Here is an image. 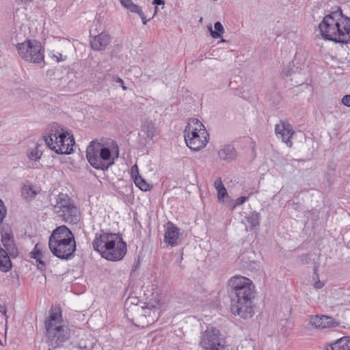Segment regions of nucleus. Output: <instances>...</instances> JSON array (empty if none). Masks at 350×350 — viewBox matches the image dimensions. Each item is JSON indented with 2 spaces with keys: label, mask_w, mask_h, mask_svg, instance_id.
<instances>
[{
  "label": "nucleus",
  "mask_w": 350,
  "mask_h": 350,
  "mask_svg": "<svg viewBox=\"0 0 350 350\" xmlns=\"http://www.w3.org/2000/svg\"><path fill=\"white\" fill-rule=\"evenodd\" d=\"M116 157H118V146H116Z\"/></svg>",
  "instance_id": "obj_44"
},
{
  "label": "nucleus",
  "mask_w": 350,
  "mask_h": 350,
  "mask_svg": "<svg viewBox=\"0 0 350 350\" xmlns=\"http://www.w3.org/2000/svg\"><path fill=\"white\" fill-rule=\"evenodd\" d=\"M342 103L344 105L350 107V94L345 95L342 97Z\"/></svg>",
  "instance_id": "obj_35"
},
{
  "label": "nucleus",
  "mask_w": 350,
  "mask_h": 350,
  "mask_svg": "<svg viewBox=\"0 0 350 350\" xmlns=\"http://www.w3.org/2000/svg\"><path fill=\"white\" fill-rule=\"evenodd\" d=\"M199 344L202 350H225L221 342L219 331L213 327H207L202 333Z\"/></svg>",
  "instance_id": "obj_11"
},
{
  "label": "nucleus",
  "mask_w": 350,
  "mask_h": 350,
  "mask_svg": "<svg viewBox=\"0 0 350 350\" xmlns=\"http://www.w3.org/2000/svg\"><path fill=\"white\" fill-rule=\"evenodd\" d=\"M1 241L5 247V250L9 252L12 258H15L18 255L17 248L14 243L13 237L10 233L5 232L2 234Z\"/></svg>",
  "instance_id": "obj_18"
},
{
  "label": "nucleus",
  "mask_w": 350,
  "mask_h": 350,
  "mask_svg": "<svg viewBox=\"0 0 350 350\" xmlns=\"http://www.w3.org/2000/svg\"><path fill=\"white\" fill-rule=\"evenodd\" d=\"M125 316L136 326L145 327V319L144 317V307L137 304H132L126 300L124 304Z\"/></svg>",
  "instance_id": "obj_12"
},
{
  "label": "nucleus",
  "mask_w": 350,
  "mask_h": 350,
  "mask_svg": "<svg viewBox=\"0 0 350 350\" xmlns=\"http://www.w3.org/2000/svg\"><path fill=\"white\" fill-rule=\"evenodd\" d=\"M51 204L53 212L64 222L75 224L79 221V210L66 193H59Z\"/></svg>",
  "instance_id": "obj_7"
},
{
  "label": "nucleus",
  "mask_w": 350,
  "mask_h": 350,
  "mask_svg": "<svg viewBox=\"0 0 350 350\" xmlns=\"http://www.w3.org/2000/svg\"><path fill=\"white\" fill-rule=\"evenodd\" d=\"M51 253L60 259L70 258L76 250L75 237L66 226L55 229L49 239Z\"/></svg>",
  "instance_id": "obj_4"
},
{
  "label": "nucleus",
  "mask_w": 350,
  "mask_h": 350,
  "mask_svg": "<svg viewBox=\"0 0 350 350\" xmlns=\"http://www.w3.org/2000/svg\"><path fill=\"white\" fill-rule=\"evenodd\" d=\"M208 134L203 124L196 118L189 120L184 130V138L187 146L192 150H199L207 142Z\"/></svg>",
  "instance_id": "obj_8"
},
{
  "label": "nucleus",
  "mask_w": 350,
  "mask_h": 350,
  "mask_svg": "<svg viewBox=\"0 0 350 350\" xmlns=\"http://www.w3.org/2000/svg\"><path fill=\"white\" fill-rule=\"evenodd\" d=\"M18 5H27L34 0H14Z\"/></svg>",
  "instance_id": "obj_39"
},
{
  "label": "nucleus",
  "mask_w": 350,
  "mask_h": 350,
  "mask_svg": "<svg viewBox=\"0 0 350 350\" xmlns=\"http://www.w3.org/2000/svg\"><path fill=\"white\" fill-rule=\"evenodd\" d=\"M45 146L57 154H69L73 152L75 139L63 127L54 124L40 139Z\"/></svg>",
  "instance_id": "obj_6"
},
{
  "label": "nucleus",
  "mask_w": 350,
  "mask_h": 350,
  "mask_svg": "<svg viewBox=\"0 0 350 350\" xmlns=\"http://www.w3.org/2000/svg\"><path fill=\"white\" fill-rule=\"evenodd\" d=\"M135 185L141 190L147 191L150 190L151 186L141 176L137 177L134 180Z\"/></svg>",
  "instance_id": "obj_28"
},
{
  "label": "nucleus",
  "mask_w": 350,
  "mask_h": 350,
  "mask_svg": "<svg viewBox=\"0 0 350 350\" xmlns=\"http://www.w3.org/2000/svg\"><path fill=\"white\" fill-rule=\"evenodd\" d=\"M110 42L111 38L109 34L105 32H101L90 40V45L94 50L101 51L105 49Z\"/></svg>",
  "instance_id": "obj_16"
},
{
  "label": "nucleus",
  "mask_w": 350,
  "mask_h": 350,
  "mask_svg": "<svg viewBox=\"0 0 350 350\" xmlns=\"http://www.w3.org/2000/svg\"><path fill=\"white\" fill-rule=\"evenodd\" d=\"M7 214V209L2 200L0 199V224L3 222Z\"/></svg>",
  "instance_id": "obj_32"
},
{
  "label": "nucleus",
  "mask_w": 350,
  "mask_h": 350,
  "mask_svg": "<svg viewBox=\"0 0 350 350\" xmlns=\"http://www.w3.org/2000/svg\"><path fill=\"white\" fill-rule=\"evenodd\" d=\"M157 8L156 7L155 8V13L157 12Z\"/></svg>",
  "instance_id": "obj_53"
},
{
  "label": "nucleus",
  "mask_w": 350,
  "mask_h": 350,
  "mask_svg": "<svg viewBox=\"0 0 350 350\" xmlns=\"http://www.w3.org/2000/svg\"><path fill=\"white\" fill-rule=\"evenodd\" d=\"M121 85V87L122 88L123 90H127V88L123 84H120Z\"/></svg>",
  "instance_id": "obj_43"
},
{
  "label": "nucleus",
  "mask_w": 350,
  "mask_h": 350,
  "mask_svg": "<svg viewBox=\"0 0 350 350\" xmlns=\"http://www.w3.org/2000/svg\"><path fill=\"white\" fill-rule=\"evenodd\" d=\"M313 286L317 289H320L323 286V283L319 280V278L314 281Z\"/></svg>",
  "instance_id": "obj_38"
},
{
  "label": "nucleus",
  "mask_w": 350,
  "mask_h": 350,
  "mask_svg": "<svg viewBox=\"0 0 350 350\" xmlns=\"http://www.w3.org/2000/svg\"><path fill=\"white\" fill-rule=\"evenodd\" d=\"M293 206H294V209H296V208H297V207L295 206V204H293Z\"/></svg>",
  "instance_id": "obj_49"
},
{
  "label": "nucleus",
  "mask_w": 350,
  "mask_h": 350,
  "mask_svg": "<svg viewBox=\"0 0 350 350\" xmlns=\"http://www.w3.org/2000/svg\"><path fill=\"white\" fill-rule=\"evenodd\" d=\"M137 15L141 18V19H142V23H143L144 25H146V24H147V23H148L150 19H151V18H150V19H146V16H145V14H144V12H143V10H141V12H140V13L139 12V13L137 14Z\"/></svg>",
  "instance_id": "obj_36"
},
{
  "label": "nucleus",
  "mask_w": 350,
  "mask_h": 350,
  "mask_svg": "<svg viewBox=\"0 0 350 350\" xmlns=\"http://www.w3.org/2000/svg\"><path fill=\"white\" fill-rule=\"evenodd\" d=\"M221 42H225V40L224 39H221Z\"/></svg>",
  "instance_id": "obj_51"
},
{
  "label": "nucleus",
  "mask_w": 350,
  "mask_h": 350,
  "mask_svg": "<svg viewBox=\"0 0 350 350\" xmlns=\"http://www.w3.org/2000/svg\"><path fill=\"white\" fill-rule=\"evenodd\" d=\"M180 237V230L174 224L170 222L164 234V241L168 245L174 247L177 245V241Z\"/></svg>",
  "instance_id": "obj_15"
},
{
  "label": "nucleus",
  "mask_w": 350,
  "mask_h": 350,
  "mask_svg": "<svg viewBox=\"0 0 350 350\" xmlns=\"http://www.w3.org/2000/svg\"><path fill=\"white\" fill-rule=\"evenodd\" d=\"M247 221L251 227L254 228L257 226L259 224L258 214L254 213L250 214L247 217Z\"/></svg>",
  "instance_id": "obj_29"
},
{
  "label": "nucleus",
  "mask_w": 350,
  "mask_h": 350,
  "mask_svg": "<svg viewBox=\"0 0 350 350\" xmlns=\"http://www.w3.org/2000/svg\"><path fill=\"white\" fill-rule=\"evenodd\" d=\"M310 324L316 329H326L335 327L339 325V323L332 317L327 315H314L310 318Z\"/></svg>",
  "instance_id": "obj_14"
},
{
  "label": "nucleus",
  "mask_w": 350,
  "mask_h": 350,
  "mask_svg": "<svg viewBox=\"0 0 350 350\" xmlns=\"http://www.w3.org/2000/svg\"><path fill=\"white\" fill-rule=\"evenodd\" d=\"M247 200V198L245 196H241L237 199L235 200V201L233 202L230 209L232 211L234 209V208L238 205H241L245 202V201Z\"/></svg>",
  "instance_id": "obj_33"
},
{
  "label": "nucleus",
  "mask_w": 350,
  "mask_h": 350,
  "mask_svg": "<svg viewBox=\"0 0 350 350\" xmlns=\"http://www.w3.org/2000/svg\"><path fill=\"white\" fill-rule=\"evenodd\" d=\"M131 176L135 180V178L139 176V172H138V167L137 165H134L131 167Z\"/></svg>",
  "instance_id": "obj_34"
},
{
  "label": "nucleus",
  "mask_w": 350,
  "mask_h": 350,
  "mask_svg": "<svg viewBox=\"0 0 350 350\" xmlns=\"http://www.w3.org/2000/svg\"><path fill=\"white\" fill-rule=\"evenodd\" d=\"M218 156L224 161H230L237 157V151L232 145H225L219 150Z\"/></svg>",
  "instance_id": "obj_20"
},
{
  "label": "nucleus",
  "mask_w": 350,
  "mask_h": 350,
  "mask_svg": "<svg viewBox=\"0 0 350 350\" xmlns=\"http://www.w3.org/2000/svg\"><path fill=\"white\" fill-rule=\"evenodd\" d=\"M0 345H3L1 340H0Z\"/></svg>",
  "instance_id": "obj_52"
},
{
  "label": "nucleus",
  "mask_w": 350,
  "mask_h": 350,
  "mask_svg": "<svg viewBox=\"0 0 350 350\" xmlns=\"http://www.w3.org/2000/svg\"><path fill=\"white\" fill-rule=\"evenodd\" d=\"M49 346L56 349L69 338L68 327L63 324L62 312L58 307H52L49 318L44 322Z\"/></svg>",
  "instance_id": "obj_5"
},
{
  "label": "nucleus",
  "mask_w": 350,
  "mask_h": 350,
  "mask_svg": "<svg viewBox=\"0 0 350 350\" xmlns=\"http://www.w3.org/2000/svg\"><path fill=\"white\" fill-rule=\"evenodd\" d=\"M275 133L288 146L291 147L293 142L291 139L294 134L292 126L287 122L280 121L275 126Z\"/></svg>",
  "instance_id": "obj_13"
},
{
  "label": "nucleus",
  "mask_w": 350,
  "mask_h": 350,
  "mask_svg": "<svg viewBox=\"0 0 350 350\" xmlns=\"http://www.w3.org/2000/svg\"><path fill=\"white\" fill-rule=\"evenodd\" d=\"M155 15H156V13H154L152 16H151V18H153V17H154Z\"/></svg>",
  "instance_id": "obj_47"
},
{
  "label": "nucleus",
  "mask_w": 350,
  "mask_h": 350,
  "mask_svg": "<svg viewBox=\"0 0 350 350\" xmlns=\"http://www.w3.org/2000/svg\"><path fill=\"white\" fill-rule=\"evenodd\" d=\"M161 313L160 308L157 306L148 305L144 307V317L145 319V327L154 323L159 319Z\"/></svg>",
  "instance_id": "obj_17"
},
{
  "label": "nucleus",
  "mask_w": 350,
  "mask_h": 350,
  "mask_svg": "<svg viewBox=\"0 0 350 350\" xmlns=\"http://www.w3.org/2000/svg\"><path fill=\"white\" fill-rule=\"evenodd\" d=\"M86 157L90 164L96 169L104 170L113 163L110 161L111 151L104 144L92 141L86 150Z\"/></svg>",
  "instance_id": "obj_9"
},
{
  "label": "nucleus",
  "mask_w": 350,
  "mask_h": 350,
  "mask_svg": "<svg viewBox=\"0 0 350 350\" xmlns=\"http://www.w3.org/2000/svg\"><path fill=\"white\" fill-rule=\"evenodd\" d=\"M319 29L324 40L336 43L350 42V17L343 14L340 8L325 16Z\"/></svg>",
  "instance_id": "obj_2"
},
{
  "label": "nucleus",
  "mask_w": 350,
  "mask_h": 350,
  "mask_svg": "<svg viewBox=\"0 0 350 350\" xmlns=\"http://www.w3.org/2000/svg\"><path fill=\"white\" fill-rule=\"evenodd\" d=\"M208 28L210 31L211 36L213 38H220L224 33V29L220 22H216L214 24V28L215 29V31H213L211 25L208 26Z\"/></svg>",
  "instance_id": "obj_27"
},
{
  "label": "nucleus",
  "mask_w": 350,
  "mask_h": 350,
  "mask_svg": "<svg viewBox=\"0 0 350 350\" xmlns=\"http://www.w3.org/2000/svg\"><path fill=\"white\" fill-rule=\"evenodd\" d=\"M21 193L25 200H31L38 194V190L33 186L24 185L22 187Z\"/></svg>",
  "instance_id": "obj_24"
},
{
  "label": "nucleus",
  "mask_w": 350,
  "mask_h": 350,
  "mask_svg": "<svg viewBox=\"0 0 350 350\" xmlns=\"http://www.w3.org/2000/svg\"><path fill=\"white\" fill-rule=\"evenodd\" d=\"M38 263V268L40 270H44L46 267V263L44 262L42 258H39L38 260H36Z\"/></svg>",
  "instance_id": "obj_37"
},
{
  "label": "nucleus",
  "mask_w": 350,
  "mask_h": 350,
  "mask_svg": "<svg viewBox=\"0 0 350 350\" xmlns=\"http://www.w3.org/2000/svg\"><path fill=\"white\" fill-rule=\"evenodd\" d=\"M92 246L103 258L110 261L122 260L127 251L126 244L119 234L103 230L95 234Z\"/></svg>",
  "instance_id": "obj_3"
},
{
  "label": "nucleus",
  "mask_w": 350,
  "mask_h": 350,
  "mask_svg": "<svg viewBox=\"0 0 350 350\" xmlns=\"http://www.w3.org/2000/svg\"><path fill=\"white\" fill-rule=\"evenodd\" d=\"M214 187L217 191L218 202L219 203H224V198L228 197V195L220 178L216 179L214 183Z\"/></svg>",
  "instance_id": "obj_23"
},
{
  "label": "nucleus",
  "mask_w": 350,
  "mask_h": 350,
  "mask_svg": "<svg viewBox=\"0 0 350 350\" xmlns=\"http://www.w3.org/2000/svg\"><path fill=\"white\" fill-rule=\"evenodd\" d=\"M0 313L5 315L6 319L8 318L6 313H7V309L5 305H1L0 306Z\"/></svg>",
  "instance_id": "obj_41"
},
{
  "label": "nucleus",
  "mask_w": 350,
  "mask_h": 350,
  "mask_svg": "<svg viewBox=\"0 0 350 350\" xmlns=\"http://www.w3.org/2000/svg\"><path fill=\"white\" fill-rule=\"evenodd\" d=\"M30 257L35 259L36 260H38L39 258H44L41 250L38 248V244L36 245L33 250L30 252Z\"/></svg>",
  "instance_id": "obj_30"
},
{
  "label": "nucleus",
  "mask_w": 350,
  "mask_h": 350,
  "mask_svg": "<svg viewBox=\"0 0 350 350\" xmlns=\"http://www.w3.org/2000/svg\"><path fill=\"white\" fill-rule=\"evenodd\" d=\"M316 271H317V269H316V268H314V273H316Z\"/></svg>",
  "instance_id": "obj_50"
},
{
  "label": "nucleus",
  "mask_w": 350,
  "mask_h": 350,
  "mask_svg": "<svg viewBox=\"0 0 350 350\" xmlns=\"http://www.w3.org/2000/svg\"><path fill=\"white\" fill-rule=\"evenodd\" d=\"M19 56L25 62L40 64L44 62V49L41 43L36 40H27L16 45Z\"/></svg>",
  "instance_id": "obj_10"
},
{
  "label": "nucleus",
  "mask_w": 350,
  "mask_h": 350,
  "mask_svg": "<svg viewBox=\"0 0 350 350\" xmlns=\"http://www.w3.org/2000/svg\"><path fill=\"white\" fill-rule=\"evenodd\" d=\"M155 15H156V13H154L152 16H151V18H153V17H154Z\"/></svg>",
  "instance_id": "obj_45"
},
{
  "label": "nucleus",
  "mask_w": 350,
  "mask_h": 350,
  "mask_svg": "<svg viewBox=\"0 0 350 350\" xmlns=\"http://www.w3.org/2000/svg\"><path fill=\"white\" fill-rule=\"evenodd\" d=\"M331 350H350V337H342L331 344Z\"/></svg>",
  "instance_id": "obj_22"
},
{
  "label": "nucleus",
  "mask_w": 350,
  "mask_h": 350,
  "mask_svg": "<svg viewBox=\"0 0 350 350\" xmlns=\"http://www.w3.org/2000/svg\"><path fill=\"white\" fill-rule=\"evenodd\" d=\"M155 15H156V13H154L152 16H151V18H153V17H154Z\"/></svg>",
  "instance_id": "obj_48"
},
{
  "label": "nucleus",
  "mask_w": 350,
  "mask_h": 350,
  "mask_svg": "<svg viewBox=\"0 0 350 350\" xmlns=\"http://www.w3.org/2000/svg\"><path fill=\"white\" fill-rule=\"evenodd\" d=\"M120 4L127 10L137 14L141 12L142 7L133 3L132 0H120Z\"/></svg>",
  "instance_id": "obj_25"
},
{
  "label": "nucleus",
  "mask_w": 350,
  "mask_h": 350,
  "mask_svg": "<svg viewBox=\"0 0 350 350\" xmlns=\"http://www.w3.org/2000/svg\"><path fill=\"white\" fill-rule=\"evenodd\" d=\"M11 256L8 251L0 247V271L8 272L12 268Z\"/></svg>",
  "instance_id": "obj_21"
},
{
  "label": "nucleus",
  "mask_w": 350,
  "mask_h": 350,
  "mask_svg": "<svg viewBox=\"0 0 350 350\" xmlns=\"http://www.w3.org/2000/svg\"><path fill=\"white\" fill-rule=\"evenodd\" d=\"M51 58L56 62H61L65 61L67 59V56L59 52H55L51 55Z\"/></svg>",
  "instance_id": "obj_31"
},
{
  "label": "nucleus",
  "mask_w": 350,
  "mask_h": 350,
  "mask_svg": "<svg viewBox=\"0 0 350 350\" xmlns=\"http://www.w3.org/2000/svg\"><path fill=\"white\" fill-rule=\"evenodd\" d=\"M142 131L147 137L152 139L156 135V127L152 122H145L142 126Z\"/></svg>",
  "instance_id": "obj_26"
},
{
  "label": "nucleus",
  "mask_w": 350,
  "mask_h": 350,
  "mask_svg": "<svg viewBox=\"0 0 350 350\" xmlns=\"http://www.w3.org/2000/svg\"><path fill=\"white\" fill-rule=\"evenodd\" d=\"M229 284L232 288V312L245 319L252 317L255 297V286L252 282L245 277L234 276L229 280Z\"/></svg>",
  "instance_id": "obj_1"
},
{
  "label": "nucleus",
  "mask_w": 350,
  "mask_h": 350,
  "mask_svg": "<svg viewBox=\"0 0 350 350\" xmlns=\"http://www.w3.org/2000/svg\"><path fill=\"white\" fill-rule=\"evenodd\" d=\"M44 145L41 140L38 141L33 147L29 148L27 157L29 160L38 161L44 152Z\"/></svg>",
  "instance_id": "obj_19"
},
{
  "label": "nucleus",
  "mask_w": 350,
  "mask_h": 350,
  "mask_svg": "<svg viewBox=\"0 0 350 350\" xmlns=\"http://www.w3.org/2000/svg\"><path fill=\"white\" fill-rule=\"evenodd\" d=\"M111 79L113 81L120 84H123L124 82L123 80L119 77L112 76Z\"/></svg>",
  "instance_id": "obj_40"
},
{
  "label": "nucleus",
  "mask_w": 350,
  "mask_h": 350,
  "mask_svg": "<svg viewBox=\"0 0 350 350\" xmlns=\"http://www.w3.org/2000/svg\"><path fill=\"white\" fill-rule=\"evenodd\" d=\"M153 4L159 5H164V0H153Z\"/></svg>",
  "instance_id": "obj_42"
},
{
  "label": "nucleus",
  "mask_w": 350,
  "mask_h": 350,
  "mask_svg": "<svg viewBox=\"0 0 350 350\" xmlns=\"http://www.w3.org/2000/svg\"><path fill=\"white\" fill-rule=\"evenodd\" d=\"M155 15H156V13H154L152 16H151V18H153V17H154Z\"/></svg>",
  "instance_id": "obj_46"
}]
</instances>
